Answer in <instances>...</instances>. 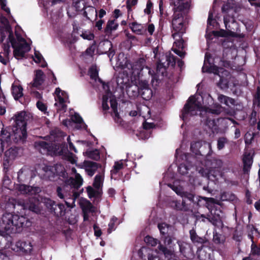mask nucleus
I'll return each instance as SVG.
<instances>
[{"instance_id": "nucleus-35", "label": "nucleus", "mask_w": 260, "mask_h": 260, "mask_svg": "<svg viewBox=\"0 0 260 260\" xmlns=\"http://www.w3.org/2000/svg\"><path fill=\"white\" fill-rule=\"evenodd\" d=\"M88 74L92 80H97V79L99 78V71L96 66H91L89 68Z\"/></svg>"}, {"instance_id": "nucleus-36", "label": "nucleus", "mask_w": 260, "mask_h": 260, "mask_svg": "<svg viewBox=\"0 0 260 260\" xmlns=\"http://www.w3.org/2000/svg\"><path fill=\"white\" fill-rule=\"evenodd\" d=\"M129 27L133 32L139 34L141 33L143 27L140 24L135 21L129 24Z\"/></svg>"}, {"instance_id": "nucleus-26", "label": "nucleus", "mask_w": 260, "mask_h": 260, "mask_svg": "<svg viewBox=\"0 0 260 260\" xmlns=\"http://www.w3.org/2000/svg\"><path fill=\"white\" fill-rule=\"evenodd\" d=\"M11 92L15 100H18L23 95V88L21 85L12 84L11 87Z\"/></svg>"}, {"instance_id": "nucleus-39", "label": "nucleus", "mask_w": 260, "mask_h": 260, "mask_svg": "<svg viewBox=\"0 0 260 260\" xmlns=\"http://www.w3.org/2000/svg\"><path fill=\"white\" fill-rule=\"evenodd\" d=\"M144 241L148 246H155L157 244V240L150 236H147L144 238Z\"/></svg>"}, {"instance_id": "nucleus-56", "label": "nucleus", "mask_w": 260, "mask_h": 260, "mask_svg": "<svg viewBox=\"0 0 260 260\" xmlns=\"http://www.w3.org/2000/svg\"><path fill=\"white\" fill-rule=\"evenodd\" d=\"M8 40H9L8 42L11 43L12 47H14L16 45L18 44L17 43L16 39H15V38L13 36V31H11L9 34V35L8 37Z\"/></svg>"}, {"instance_id": "nucleus-48", "label": "nucleus", "mask_w": 260, "mask_h": 260, "mask_svg": "<svg viewBox=\"0 0 260 260\" xmlns=\"http://www.w3.org/2000/svg\"><path fill=\"white\" fill-rule=\"evenodd\" d=\"M71 120L73 122L78 124L84 123L82 118L78 113H75V114L72 116Z\"/></svg>"}, {"instance_id": "nucleus-21", "label": "nucleus", "mask_w": 260, "mask_h": 260, "mask_svg": "<svg viewBox=\"0 0 260 260\" xmlns=\"http://www.w3.org/2000/svg\"><path fill=\"white\" fill-rule=\"evenodd\" d=\"M13 131V125L4 127L3 131L0 135V136L2 137L1 139L7 143L11 142Z\"/></svg>"}, {"instance_id": "nucleus-8", "label": "nucleus", "mask_w": 260, "mask_h": 260, "mask_svg": "<svg viewBox=\"0 0 260 260\" xmlns=\"http://www.w3.org/2000/svg\"><path fill=\"white\" fill-rule=\"evenodd\" d=\"M167 68L163 63L158 62L157 64L156 73L152 75L151 83L153 86H157L167 75Z\"/></svg>"}, {"instance_id": "nucleus-50", "label": "nucleus", "mask_w": 260, "mask_h": 260, "mask_svg": "<svg viewBox=\"0 0 260 260\" xmlns=\"http://www.w3.org/2000/svg\"><path fill=\"white\" fill-rule=\"evenodd\" d=\"M257 113L255 110H252L250 117H249V122L251 125H254L256 123L257 119H256Z\"/></svg>"}, {"instance_id": "nucleus-25", "label": "nucleus", "mask_w": 260, "mask_h": 260, "mask_svg": "<svg viewBox=\"0 0 260 260\" xmlns=\"http://www.w3.org/2000/svg\"><path fill=\"white\" fill-rule=\"evenodd\" d=\"M216 65H209L208 64L203 65L202 68V71L203 73H213L215 75H219L220 73V69Z\"/></svg>"}, {"instance_id": "nucleus-63", "label": "nucleus", "mask_w": 260, "mask_h": 260, "mask_svg": "<svg viewBox=\"0 0 260 260\" xmlns=\"http://www.w3.org/2000/svg\"><path fill=\"white\" fill-rule=\"evenodd\" d=\"M0 5L3 10L8 14L10 13V9L6 7V0H0Z\"/></svg>"}, {"instance_id": "nucleus-51", "label": "nucleus", "mask_w": 260, "mask_h": 260, "mask_svg": "<svg viewBox=\"0 0 260 260\" xmlns=\"http://www.w3.org/2000/svg\"><path fill=\"white\" fill-rule=\"evenodd\" d=\"M108 96L107 95H104L102 98V108L104 111H107L109 109V107L108 104Z\"/></svg>"}, {"instance_id": "nucleus-60", "label": "nucleus", "mask_w": 260, "mask_h": 260, "mask_svg": "<svg viewBox=\"0 0 260 260\" xmlns=\"http://www.w3.org/2000/svg\"><path fill=\"white\" fill-rule=\"evenodd\" d=\"M37 107L40 111L44 113L47 111V109L46 105L40 101L37 102Z\"/></svg>"}, {"instance_id": "nucleus-44", "label": "nucleus", "mask_w": 260, "mask_h": 260, "mask_svg": "<svg viewBox=\"0 0 260 260\" xmlns=\"http://www.w3.org/2000/svg\"><path fill=\"white\" fill-rule=\"evenodd\" d=\"M102 184V176L101 175H96L94 177L93 186L95 188L99 189Z\"/></svg>"}, {"instance_id": "nucleus-3", "label": "nucleus", "mask_w": 260, "mask_h": 260, "mask_svg": "<svg viewBox=\"0 0 260 260\" xmlns=\"http://www.w3.org/2000/svg\"><path fill=\"white\" fill-rule=\"evenodd\" d=\"M202 106L200 102H198L194 95H191L187 100L182 111L180 118L183 120H186L189 117H191L198 114L201 111Z\"/></svg>"}, {"instance_id": "nucleus-33", "label": "nucleus", "mask_w": 260, "mask_h": 260, "mask_svg": "<svg viewBox=\"0 0 260 260\" xmlns=\"http://www.w3.org/2000/svg\"><path fill=\"white\" fill-rule=\"evenodd\" d=\"M173 206L174 208L177 210L189 211L188 207L183 204V201L180 203V201H174L173 202Z\"/></svg>"}, {"instance_id": "nucleus-41", "label": "nucleus", "mask_w": 260, "mask_h": 260, "mask_svg": "<svg viewBox=\"0 0 260 260\" xmlns=\"http://www.w3.org/2000/svg\"><path fill=\"white\" fill-rule=\"evenodd\" d=\"M158 228L160 231L161 236L168 235V225L165 223L158 224Z\"/></svg>"}, {"instance_id": "nucleus-12", "label": "nucleus", "mask_w": 260, "mask_h": 260, "mask_svg": "<svg viewBox=\"0 0 260 260\" xmlns=\"http://www.w3.org/2000/svg\"><path fill=\"white\" fill-rule=\"evenodd\" d=\"M181 197L183 204L189 208V211H192L193 208L194 207V203L196 199H197L198 196L193 192L188 191H183L181 193Z\"/></svg>"}, {"instance_id": "nucleus-14", "label": "nucleus", "mask_w": 260, "mask_h": 260, "mask_svg": "<svg viewBox=\"0 0 260 260\" xmlns=\"http://www.w3.org/2000/svg\"><path fill=\"white\" fill-rule=\"evenodd\" d=\"M220 73L218 75L220 79L217 85L221 89L228 88H229V79L230 77V73L222 68L220 69Z\"/></svg>"}, {"instance_id": "nucleus-22", "label": "nucleus", "mask_w": 260, "mask_h": 260, "mask_svg": "<svg viewBox=\"0 0 260 260\" xmlns=\"http://www.w3.org/2000/svg\"><path fill=\"white\" fill-rule=\"evenodd\" d=\"M44 73L41 70H38L36 71V74L34 79L32 86L39 87L44 83Z\"/></svg>"}, {"instance_id": "nucleus-49", "label": "nucleus", "mask_w": 260, "mask_h": 260, "mask_svg": "<svg viewBox=\"0 0 260 260\" xmlns=\"http://www.w3.org/2000/svg\"><path fill=\"white\" fill-rule=\"evenodd\" d=\"M251 252L253 255H260V245H256L252 244L251 245Z\"/></svg>"}, {"instance_id": "nucleus-20", "label": "nucleus", "mask_w": 260, "mask_h": 260, "mask_svg": "<svg viewBox=\"0 0 260 260\" xmlns=\"http://www.w3.org/2000/svg\"><path fill=\"white\" fill-rule=\"evenodd\" d=\"M26 112L21 111L15 115L14 126L26 128Z\"/></svg>"}, {"instance_id": "nucleus-53", "label": "nucleus", "mask_w": 260, "mask_h": 260, "mask_svg": "<svg viewBox=\"0 0 260 260\" xmlns=\"http://www.w3.org/2000/svg\"><path fill=\"white\" fill-rule=\"evenodd\" d=\"M213 34L216 37H226L228 36V32L224 29L213 31Z\"/></svg>"}, {"instance_id": "nucleus-62", "label": "nucleus", "mask_w": 260, "mask_h": 260, "mask_svg": "<svg viewBox=\"0 0 260 260\" xmlns=\"http://www.w3.org/2000/svg\"><path fill=\"white\" fill-rule=\"evenodd\" d=\"M218 101L226 106L228 105V101L229 100V97L223 94H220L218 98Z\"/></svg>"}, {"instance_id": "nucleus-47", "label": "nucleus", "mask_w": 260, "mask_h": 260, "mask_svg": "<svg viewBox=\"0 0 260 260\" xmlns=\"http://www.w3.org/2000/svg\"><path fill=\"white\" fill-rule=\"evenodd\" d=\"M117 219L116 217H113L111 218L109 224L107 232L109 234H110L113 231L115 230V223L117 221Z\"/></svg>"}, {"instance_id": "nucleus-54", "label": "nucleus", "mask_w": 260, "mask_h": 260, "mask_svg": "<svg viewBox=\"0 0 260 260\" xmlns=\"http://www.w3.org/2000/svg\"><path fill=\"white\" fill-rule=\"evenodd\" d=\"M153 8V3L150 0H148L147 2L146 8L144 10L145 13L149 15L151 13V9Z\"/></svg>"}, {"instance_id": "nucleus-43", "label": "nucleus", "mask_w": 260, "mask_h": 260, "mask_svg": "<svg viewBox=\"0 0 260 260\" xmlns=\"http://www.w3.org/2000/svg\"><path fill=\"white\" fill-rule=\"evenodd\" d=\"M207 219L215 225H217L218 223H220L221 222L219 218L215 216L208 214H207Z\"/></svg>"}, {"instance_id": "nucleus-7", "label": "nucleus", "mask_w": 260, "mask_h": 260, "mask_svg": "<svg viewBox=\"0 0 260 260\" xmlns=\"http://www.w3.org/2000/svg\"><path fill=\"white\" fill-rule=\"evenodd\" d=\"M44 170L50 179L51 178H54L55 176H58L64 178L68 175L63 166L61 164H57L54 166H46L44 167Z\"/></svg>"}, {"instance_id": "nucleus-32", "label": "nucleus", "mask_w": 260, "mask_h": 260, "mask_svg": "<svg viewBox=\"0 0 260 260\" xmlns=\"http://www.w3.org/2000/svg\"><path fill=\"white\" fill-rule=\"evenodd\" d=\"M118 26V24L115 23V20H109L107 22L104 32L107 34L111 33L112 30H116Z\"/></svg>"}, {"instance_id": "nucleus-2", "label": "nucleus", "mask_w": 260, "mask_h": 260, "mask_svg": "<svg viewBox=\"0 0 260 260\" xmlns=\"http://www.w3.org/2000/svg\"><path fill=\"white\" fill-rule=\"evenodd\" d=\"M174 7L173 8L174 13L173 18L171 21V28L173 32L172 36L175 39L178 37L180 39L179 42V46L183 45V40L182 35L185 32L186 27L184 24V16L181 13L184 9L187 8V3L180 4L177 6L176 3L174 2Z\"/></svg>"}, {"instance_id": "nucleus-27", "label": "nucleus", "mask_w": 260, "mask_h": 260, "mask_svg": "<svg viewBox=\"0 0 260 260\" xmlns=\"http://www.w3.org/2000/svg\"><path fill=\"white\" fill-rule=\"evenodd\" d=\"M39 201L35 199L29 200V203H27V207L29 210L36 213L37 214L40 213L41 209L39 206Z\"/></svg>"}, {"instance_id": "nucleus-58", "label": "nucleus", "mask_w": 260, "mask_h": 260, "mask_svg": "<svg viewBox=\"0 0 260 260\" xmlns=\"http://www.w3.org/2000/svg\"><path fill=\"white\" fill-rule=\"evenodd\" d=\"M212 57L211 55L209 53H206L205 55V59H204V64H208L209 65H212L213 63V61L212 60Z\"/></svg>"}, {"instance_id": "nucleus-64", "label": "nucleus", "mask_w": 260, "mask_h": 260, "mask_svg": "<svg viewBox=\"0 0 260 260\" xmlns=\"http://www.w3.org/2000/svg\"><path fill=\"white\" fill-rule=\"evenodd\" d=\"M94 51L95 46L94 45H91L87 48L85 51V53L90 56H92L94 54Z\"/></svg>"}, {"instance_id": "nucleus-10", "label": "nucleus", "mask_w": 260, "mask_h": 260, "mask_svg": "<svg viewBox=\"0 0 260 260\" xmlns=\"http://www.w3.org/2000/svg\"><path fill=\"white\" fill-rule=\"evenodd\" d=\"M197 255L199 260H212L213 257V250L209 244L203 245L198 247Z\"/></svg>"}, {"instance_id": "nucleus-37", "label": "nucleus", "mask_w": 260, "mask_h": 260, "mask_svg": "<svg viewBox=\"0 0 260 260\" xmlns=\"http://www.w3.org/2000/svg\"><path fill=\"white\" fill-rule=\"evenodd\" d=\"M208 199V198L206 197L203 198L200 196H198L197 199H196L194 207L193 208V209H196L199 207L204 206V204L206 203Z\"/></svg>"}, {"instance_id": "nucleus-31", "label": "nucleus", "mask_w": 260, "mask_h": 260, "mask_svg": "<svg viewBox=\"0 0 260 260\" xmlns=\"http://www.w3.org/2000/svg\"><path fill=\"white\" fill-rule=\"evenodd\" d=\"M129 76L127 73H119L117 78V84H121L122 85L125 86L126 87H127V85L129 84Z\"/></svg>"}, {"instance_id": "nucleus-16", "label": "nucleus", "mask_w": 260, "mask_h": 260, "mask_svg": "<svg viewBox=\"0 0 260 260\" xmlns=\"http://www.w3.org/2000/svg\"><path fill=\"white\" fill-rule=\"evenodd\" d=\"M177 243L180 253L186 257V259H189L193 255L192 246L190 244L180 241H178Z\"/></svg>"}, {"instance_id": "nucleus-9", "label": "nucleus", "mask_w": 260, "mask_h": 260, "mask_svg": "<svg viewBox=\"0 0 260 260\" xmlns=\"http://www.w3.org/2000/svg\"><path fill=\"white\" fill-rule=\"evenodd\" d=\"M12 141L15 143L23 144L27 137L26 128L13 125Z\"/></svg>"}, {"instance_id": "nucleus-61", "label": "nucleus", "mask_w": 260, "mask_h": 260, "mask_svg": "<svg viewBox=\"0 0 260 260\" xmlns=\"http://www.w3.org/2000/svg\"><path fill=\"white\" fill-rule=\"evenodd\" d=\"M87 192L89 198L94 197L96 194V191L90 186H88L86 188Z\"/></svg>"}, {"instance_id": "nucleus-45", "label": "nucleus", "mask_w": 260, "mask_h": 260, "mask_svg": "<svg viewBox=\"0 0 260 260\" xmlns=\"http://www.w3.org/2000/svg\"><path fill=\"white\" fill-rule=\"evenodd\" d=\"M188 170L189 168L188 167L184 164H180L178 167V172L182 175L187 174L188 173Z\"/></svg>"}, {"instance_id": "nucleus-34", "label": "nucleus", "mask_w": 260, "mask_h": 260, "mask_svg": "<svg viewBox=\"0 0 260 260\" xmlns=\"http://www.w3.org/2000/svg\"><path fill=\"white\" fill-rule=\"evenodd\" d=\"M86 154L88 158L97 161L100 158L99 151L96 149L92 150L87 151L86 152Z\"/></svg>"}, {"instance_id": "nucleus-5", "label": "nucleus", "mask_w": 260, "mask_h": 260, "mask_svg": "<svg viewBox=\"0 0 260 260\" xmlns=\"http://www.w3.org/2000/svg\"><path fill=\"white\" fill-rule=\"evenodd\" d=\"M45 205L47 211L57 218L63 216L67 212V208L63 204L57 203L49 198L45 199Z\"/></svg>"}, {"instance_id": "nucleus-52", "label": "nucleus", "mask_w": 260, "mask_h": 260, "mask_svg": "<svg viewBox=\"0 0 260 260\" xmlns=\"http://www.w3.org/2000/svg\"><path fill=\"white\" fill-rule=\"evenodd\" d=\"M81 1L78 0L76 2H73L74 6L75 7L76 11H81L83 9H85V6L84 3H82V6H81Z\"/></svg>"}, {"instance_id": "nucleus-30", "label": "nucleus", "mask_w": 260, "mask_h": 260, "mask_svg": "<svg viewBox=\"0 0 260 260\" xmlns=\"http://www.w3.org/2000/svg\"><path fill=\"white\" fill-rule=\"evenodd\" d=\"M243 171L244 172L249 171L253 162V158L249 154L245 155L243 158Z\"/></svg>"}, {"instance_id": "nucleus-17", "label": "nucleus", "mask_w": 260, "mask_h": 260, "mask_svg": "<svg viewBox=\"0 0 260 260\" xmlns=\"http://www.w3.org/2000/svg\"><path fill=\"white\" fill-rule=\"evenodd\" d=\"M36 146L38 147L40 152L43 154H48L54 151V147L52 143L45 141H39L36 142Z\"/></svg>"}, {"instance_id": "nucleus-38", "label": "nucleus", "mask_w": 260, "mask_h": 260, "mask_svg": "<svg viewBox=\"0 0 260 260\" xmlns=\"http://www.w3.org/2000/svg\"><path fill=\"white\" fill-rule=\"evenodd\" d=\"M177 57L174 56L171 53L166 56V60L168 62V65L174 67L176 64V60H177Z\"/></svg>"}, {"instance_id": "nucleus-28", "label": "nucleus", "mask_w": 260, "mask_h": 260, "mask_svg": "<svg viewBox=\"0 0 260 260\" xmlns=\"http://www.w3.org/2000/svg\"><path fill=\"white\" fill-rule=\"evenodd\" d=\"M70 189V186L66 185L65 183L62 186H57L56 188V194L60 199H64L67 194L68 191Z\"/></svg>"}, {"instance_id": "nucleus-24", "label": "nucleus", "mask_w": 260, "mask_h": 260, "mask_svg": "<svg viewBox=\"0 0 260 260\" xmlns=\"http://www.w3.org/2000/svg\"><path fill=\"white\" fill-rule=\"evenodd\" d=\"M146 64V60L144 58H140L136 61L132 66V69L137 73H139L142 71Z\"/></svg>"}, {"instance_id": "nucleus-15", "label": "nucleus", "mask_w": 260, "mask_h": 260, "mask_svg": "<svg viewBox=\"0 0 260 260\" xmlns=\"http://www.w3.org/2000/svg\"><path fill=\"white\" fill-rule=\"evenodd\" d=\"M189 236L191 242L197 246L209 244V241L205 237L199 236L194 229L189 231Z\"/></svg>"}, {"instance_id": "nucleus-42", "label": "nucleus", "mask_w": 260, "mask_h": 260, "mask_svg": "<svg viewBox=\"0 0 260 260\" xmlns=\"http://www.w3.org/2000/svg\"><path fill=\"white\" fill-rule=\"evenodd\" d=\"M206 125H207L209 128L212 130H216L217 128V125L215 119H211L209 118H207L205 121Z\"/></svg>"}, {"instance_id": "nucleus-57", "label": "nucleus", "mask_w": 260, "mask_h": 260, "mask_svg": "<svg viewBox=\"0 0 260 260\" xmlns=\"http://www.w3.org/2000/svg\"><path fill=\"white\" fill-rule=\"evenodd\" d=\"M254 139V135L251 136L250 133H247L245 135V143L246 145H250L252 143V142Z\"/></svg>"}, {"instance_id": "nucleus-11", "label": "nucleus", "mask_w": 260, "mask_h": 260, "mask_svg": "<svg viewBox=\"0 0 260 260\" xmlns=\"http://www.w3.org/2000/svg\"><path fill=\"white\" fill-rule=\"evenodd\" d=\"M138 93L144 100L147 101L150 99L152 95V91L149 87V85L146 81H141L138 88Z\"/></svg>"}, {"instance_id": "nucleus-59", "label": "nucleus", "mask_w": 260, "mask_h": 260, "mask_svg": "<svg viewBox=\"0 0 260 260\" xmlns=\"http://www.w3.org/2000/svg\"><path fill=\"white\" fill-rule=\"evenodd\" d=\"M86 167L89 169H92L94 170H97L98 168V166L99 165V164L95 162L88 161L86 162Z\"/></svg>"}, {"instance_id": "nucleus-23", "label": "nucleus", "mask_w": 260, "mask_h": 260, "mask_svg": "<svg viewBox=\"0 0 260 260\" xmlns=\"http://www.w3.org/2000/svg\"><path fill=\"white\" fill-rule=\"evenodd\" d=\"M123 168V164L121 160L116 161L111 171V177L114 180L119 179V171Z\"/></svg>"}, {"instance_id": "nucleus-6", "label": "nucleus", "mask_w": 260, "mask_h": 260, "mask_svg": "<svg viewBox=\"0 0 260 260\" xmlns=\"http://www.w3.org/2000/svg\"><path fill=\"white\" fill-rule=\"evenodd\" d=\"M20 148L13 146L8 149L4 152L3 158V167L4 169H8L14 160L18 156Z\"/></svg>"}, {"instance_id": "nucleus-18", "label": "nucleus", "mask_w": 260, "mask_h": 260, "mask_svg": "<svg viewBox=\"0 0 260 260\" xmlns=\"http://www.w3.org/2000/svg\"><path fill=\"white\" fill-rule=\"evenodd\" d=\"M65 183L70 186V189L72 187L78 189L82 185L83 179L80 174H77L75 178L71 177L70 179L66 180Z\"/></svg>"}, {"instance_id": "nucleus-46", "label": "nucleus", "mask_w": 260, "mask_h": 260, "mask_svg": "<svg viewBox=\"0 0 260 260\" xmlns=\"http://www.w3.org/2000/svg\"><path fill=\"white\" fill-rule=\"evenodd\" d=\"M228 142V140L224 137H220L217 140V148L218 150L223 149L225 146V144Z\"/></svg>"}, {"instance_id": "nucleus-29", "label": "nucleus", "mask_w": 260, "mask_h": 260, "mask_svg": "<svg viewBox=\"0 0 260 260\" xmlns=\"http://www.w3.org/2000/svg\"><path fill=\"white\" fill-rule=\"evenodd\" d=\"M213 241L216 245H223L225 241V237L221 234L214 231L213 232Z\"/></svg>"}, {"instance_id": "nucleus-55", "label": "nucleus", "mask_w": 260, "mask_h": 260, "mask_svg": "<svg viewBox=\"0 0 260 260\" xmlns=\"http://www.w3.org/2000/svg\"><path fill=\"white\" fill-rule=\"evenodd\" d=\"M161 239L166 245H170L172 242V237L169 234L161 236Z\"/></svg>"}, {"instance_id": "nucleus-1", "label": "nucleus", "mask_w": 260, "mask_h": 260, "mask_svg": "<svg viewBox=\"0 0 260 260\" xmlns=\"http://www.w3.org/2000/svg\"><path fill=\"white\" fill-rule=\"evenodd\" d=\"M2 220L3 228L11 234L20 233L24 228L31 225V221L27 217L10 213L4 214Z\"/></svg>"}, {"instance_id": "nucleus-40", "label": "nucleus", "mask_w": 260, "mask_h": 260, "mask_svg": "<svg viewBox=\"0 0 260 260\" xmlns=\"http://www.w3.org/2000/svg\"><path fill=\"white\" fill-rule=\"evenodd\" d=\"M200 145V144L199 142L191 143L190 145V150L192 153H194L196 155H203L201 153V151L199 148Z\"/></svg>"}, {"instance_id": "nucleus-13", "label": "nucleus", "mask_w": 260, "mask_h": 260, "mask_svg": "<svg viewBox=\"0 0 260 260\" xmlns=\"http://www.w3.org/2000/svg\"><path fill=\"white\" fill-rule=\"evenodd\" d=\"M13 48H14V56L17 59H19V58L24 57L25 53L29 51L30 50V47L27 42H25V43L18 44L14 47H13Z\"/></svg>"}, {"instance_id": "nucleus-19", "label": "nucleus", "mask_w": 260, "mask_h": 260, "mask_svg": "<svg viewBox=\"0 0 260 260\" xmlns=\"http://www.w3.org/2000/svg\"><path fill=\"white\" fill-rule=\"evenodd\" d=\"M16 246L20 252L25 254H29L32 250V245L28 241L20 240L16 242Z\"/></svg>"}, {"instance_id": "nucleus-4", "label": "nucleus", "mask_w": 260, "mask_h": 260, "mask_svg": "<svg viewBox=\"0 0 260 260\" xmlns=\"http://www.w3.org/2000/svg\"><path fill=\"white\" fill-rule=\"evenodd\" d=\"M210 161V169L206 171L204 169H202L200 170L199 173L203 176L207 177L210 180L217 181L222 175V173L220 169L222 166V161L219 159L215 158L211 159Z\"/></svg>"}]
</instances>
